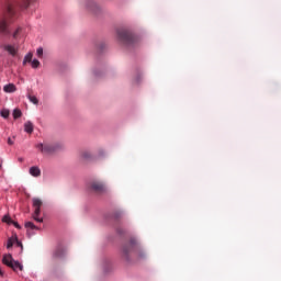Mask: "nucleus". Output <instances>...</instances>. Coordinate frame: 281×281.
<instances>
[{"label": "nucleus", "mask_w": 281, "mask_h": 281, "mask_svg": "<svg viewBox=\"0 0 281 281\" xmlns=\"http://www.w3.org/2000/svg\"><path fill=\"white\" fill-rule=\"evenodd\" d=\"M117 38L124 45L125 47H131L133 45H137V36L133 34V32L126 30V29H121L117 31Z\"/></svg>", "instance_id": "obj_3"}, {"label": "nucleus", "mask_w": 281, "mask_h": 281, "mask_svg": "<svg viewBox=\"0 0 281 281\" xmlns=\"http://www.w3.org/2000/svg\"><path fill=\"white\" fill-rule=\"evenodd\" d=\"M2 222L8 223V225H12V218L9 215H4Z\"/></svg>", "instance_id": "obj_21"}, {"label": "nucleus", "mask_w": 281, "mask_h": 281, "mask_svg": "<svg viewBox=\"0 0 281 281\" xmlns=\"http://www.w3.org/2000/svg\"><path fill=\"white\" fill-rule=\"evenodd\" d=\"M105 45L104 44H100V48L104 49Z\"/></svg>", "instance_id": "obj_28"}, {"label": "nucleus", "mask_w": 281, "mask_h": 281, "mask_svg": "<svg viewBox=\"0 0 281 281\" xmlns=\"http://www.w3.org/2000/svg\"><path fill=\"white\" fill-rule=\"evenodd\" d=\"M27 98L33 104H38V99L35 95L29 94Z\"/></svg>", "instance_id": "obj_20"}, {"label": "nucleus", "mask_w": 281, "mask_h": 281, "mask_svg": "<svg viewBox=\"0 0 281 281\" xmlns=\"http://www.w3.org/2000/svg\"><path fill=\"white\" fill-rule=\"evenodd\" d=\"M24 131L29 135H32V133H34V123H32V121H27L26 123H24Z\"/></svg>", "instance_id": "obj_10"}, {"label": "nucleus", "mask_w": 281, "mask_h": 281, "mask_svg": "<svg viewBox=\"0 0 281 281\" xmlns=\"http://www.w3.org/2000/svg\"><path fill=\"white\" fill-rule=\"evenodd\" d=\"M67 254V250L65 248H63V246H59L56 250H55V258H65V255Z\"/></svg>", "instance_id": "obj_11"}, {"label": "nucleus", "mask_w": 281, "mask_h": 281, "mask_svg": "<svg viewBox=\"0 0 281 281\" xmlns=\"http://www.w3.org/2000/svg\"><path fill=\"white\" fill-rule=\"evenodd\" d=\"M31 65H32L33 69H38V67H41V61H38V59H33L31 61Z\"/></svg>", "instance_id": "obj_16"}, {"label": "nucleus", "mask_w": 281, "mask_h": 281, "mask_svg": "<svg viewBox=\"0 0 281 281\" xmlns=\"http://www.w3.org/2000/svg\"><path fill=\"white\" fill-rule=\"evenodd\" d=\"M36 55L38 56V58H43V47L37 48Z\"/></svg>", "instance_id": "obj_23"}, {"label": "nucleus", "mask_w": 281, "mask_h": 281, "mask_svg": "<svg viewBox=\"0 0 281 281\" xmlns=\"http://www.w3.org/2000/svg\"><path fill=\"white\" fill-rule=\"evenodd\" d=\"M87 8L90 12H93V14H98V12H100V7L93 1H89Z\"/></svg>", "instance_id": "obj_9"}, {"label": "nucleus", "mask_w": 281, "mask_h": 281, "mask_svg": "<svg viewBox=\"0 0 281 281\" xmlns=\"http://www.w3.org/2000/svg\"><path fill=\"white\" fill-rule=\"evenodd\" d=\"M36 0H12L7 4V13L0 18L1 36H10V23H12L16 12L27 10Z\"/></svg>", "instance_id": "obj_1"}, {"label": "nucleus", "mask_w": 281, "mask_h": 281, "mask_svg": "<svg viewBox=\"0 0 281 281\" xmlns=\"http://www.w3.org/2000/svg\"><path fill=\"white\" fill-rule=\"evenodd\" d=\"M135 254H137L140 258H144V254L139 250L137 241L135 239H132L123 246L121 256L122 259L127 262V265H131V262H133V256H135Z\"/></svg>", "instance_id": "obj_2"}, {"label": "nucleus", "mask_w": 281, "mask_h": 281, "mask_svg": "<svg viewBox=\"0 0 281 281\" xmlns=\"http://www.w3.org/2000/svg\"><path fill=\"white\" fill-rule=\"evenodd\" d=\"M33 55L32 53H27L24 57L23 65H27V63H32Z\"/></svg>", "instance_id": "obj_15"}, {"label": "nucleus", "mask_w": 281, "mask_h": 281, "mask_svg": "<svg viewBox=\"0 0 281 281\" xmlns=\"http://www.w3.org/2000/svg\"><path fill=\"white\" fill-rule=\"evenodd\" d=\"M81 159H91V153L87 150L82 151Z\"/></svg>", "instance_id": "obj_19"}, {"label": "nucleus", "mask_w": 281, "mask_h": 281, "mask_svg": "<svg viewBox=\"0 0 281 281\" xmlns=\"http://www.w3.org/2000/svg\"><path fill=\"white\" fill-rule=\"evenodd\" d=\"M21 115H23V113L19 110V109H15L13 111V117L14 120H19V117H21Z\"/></svg>", "instance_id": "obj_18"}, {"label": "nucleus", "mask_w": 281, "mask_h": 281, "mask_svg": "<svg viewBox=\"0 0 281 281\" xmlns=\"http://www.w3.org/2000/svg\"><path fill=\"white\" fill-rule=\"evenodd\" d=\"M19 161H23V158H20Z\"/></svg>", "instance_id": "obj_30"}, {"label": "nucleus", "mask_w": 281, "mask_h": 281, "mask_svg": "<svg viewBox=\"0 0 281 281\" xmlns=\"http://www.w3.org/2000/svg\"><path fill=\"white\" fill-rule=\"evenodd\" d=\"M37 150H41L44 155H54V153H58V150H64L65 149V144L63 142L59 143H40L35 146Z\"/></svg>", "instance_id": "obj_4"}, {"label": "nucleus", "mask_w": 281, "mask_h": 281, "mask_svg": "<svg viewBox=\"0 0 281 281\" xmlns=\"http://www.w3.org/2000/svg\"><path fill=\"white\" fill-rule=\"evenodd\" d=\"M5 52H8L9 54H11V56H16V49L14 46L12 45H5L4 46Z\"/></svg>", "instance_id": "obj_14"}, {"label": "nucleus", "mask_w": 281, "mask_h": 281, "mask_svg": "<svg viewBox=\"0 0 281 281\" xmlns=\"http://www.w3.org/2000/svg\"><path fill=\"white\" fill-rule=\"evenodd\" d=\"M3 91L5 93H14V91H16V86H14V83H8L3 87Z\"/></svg>", "instance_id": "obj_12"}, {"label": "nucleus", "mask_w": 281, "mask_h": 281, "mask_svg": "<svg viewBox=\"0 0 281 281\" xmlns=\"http://www.w3.org/2000/svg\"><path fill=\"white\" fill-rule=\"evenodd\" d=\"M1 117H4V120H8L10 117V110H1Z\"/></svg>", "instance_id": "obj_17"}, {"label": "nucleus", "mask_w": 281, "mask_h": 281, "mask_svg": "<svg viewBox=\"0 0 281 281\" xmlns=\"http://www.w3.org/2000/svg\"><path fill=\"white\" fill-rule=\"evenodd\" d=\"M25 227L30 229H38V227H36V225H34L32 222H26Z\"/></svg>", "instance_id": "obj_22"}, {"label": "nucleus", "mask_w": 281, "mask_h": 281, "mask_svg": "<svg viewBox=\"0 0 281 281\" xmlns=\"http://www.w3.org/2000/svg\"><path fill=\"white\" fill-rule=\"evenodd\" d=\"M33 207H34V213H33V218L36 221V223H43V218L38 217L41 216V207H43V200L40 198H33Z\"/></svg>", "instance_id": "obj_6"}, {"label": "nucleus", "mask_w": 281, "mask_h": 281, "mask_svg": "<svg viewBox=\"0 0 281 281\" xmlns=\"http://www.w3.org/2000/svg\"><path fill=\"white\" fill-rule=\"evenodd\" d=\"M2 262L3 265H5L7 267H10V269L16 271V269H19L20 271H23V265H21V262L14 260V258H12V255H4L2 258Z\"/></svg>", "instance_id": "obj_5"}, {"label": "nucleus", "mask_w": 281, "mask_h": 281, "mask_svg": "<svg viewBox=\"0 0 281 281\" xmlns=\"http://www.w3.org/2000/svg\"><path fill=\"white\" fill-rule=\"evenodd\" d=\"M122 217V211L114 212V218H121Z\"/></svg>", "instance_id": "obj_24"}, {"label": "nucleus", "mask_w": 281, "mask_h": 281, "mask_svg": "<svg viewBox=\"0 0 281 281\" xmlns=\"http://www.w3.org/2000/svg\"><path fill=\"white\" fill-rule=\"evenodd\" d=\"M30 175L32 177H41V169L38 167H31Z\"/></svg>", "instance_id": "obj_13"}, {"label": "nucleus", "mask_w": 281, "mask_h": 281, "mask_svg": "<svg viewBox=\"0 0 281 281\" xmlns=\"http://www.w3.org/2000/svg\"><path fill=\"white\" fill-rule=\"evenodd\" d=\"M8 144L9 146H13L14 145V139L13 138H8Z\"/></svg>", "instance_id": "obj_26"}, {"label": "nucleus", "mask_w": 281, "mask_h": 281, "mask_svg": "<svg viewBox=\"0 0 281 281\" xmlns=\"http://www.w3.org/2000/svg\"><path fill=\"white\" fill-rule=\"evenodd\" d=\"M14 243H16L18 247H21V249H23V244L21 241H19V239L16 237L8 239L7 249L12 248L14 246Z\"/></svg>", "instance_id": "obj_8"}, {"label": "nucleus", "mask_w": 281, "mask_h": 281, "mask_svg": "<svg viewBox=\"0 0 281 281\" xmlns=\"http://www.w3.org/2000/svg\"><path fill=\"white\" fill-rule=\"evenodd\" d=\"M11 225H14L16 229H21V225H19L16 222L12 221Z\"/></svg>", "instance_id": "obj_27"}, {"label": "nucleus", "mask_w": 281, "mask_h": 281, "mask_svg": "<svg viewBox=\"0 0 281 281\" xmlns=\"http://www.w3.org/2000/svg\"><path fill=\"white\" fill-rule=\"evenodd\" d=\"M0 276H3V270H1V268H0Z\"/></svg>", "instance_id": "obj_29"}, {"label": "nucleus", "mask_w": 281, "mask_h": 281, "mask_svg": "<svg viewBox=\"0 0 281 281\" xmlns=\"http://www.w3.org/2000/svg\"><path fill=\"white\" fill-rule=\"evenodd\" d=\"M20 32H21V27H18L16 31L13 33V38H16Z\"/></svg>", "instance_id": "obj_25"}, {"label": "nucleus", "mask_w": 281, "mask_h": 281, "mask_svg": "<svg viewBox=\"0 0 281 281\" xmlns=\"http://www.w3.org/2000/svg\"><path fill=\"white\" fill-rule=\"evenodd\" d=\"M90 190L94 192V194H106L109 192L106 186L100 181L91 182Z\"/></svg>", "instance_id": "obj_7"}]
</instances>
